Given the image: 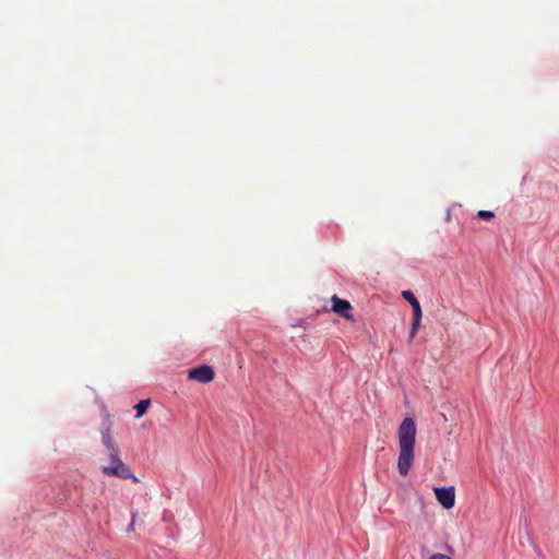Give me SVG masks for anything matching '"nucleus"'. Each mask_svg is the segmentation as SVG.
Returning a JSON list of instances; mask_svg holds the SVG:
<instances>
[{
    "label": "nucleus",
    "mask_w": 559,
    "mask_h": 559,
    "mask_svg": "<svg viewBox=\"0 0 559 559\" xmlns=\"http://www.w3.org/2000/svg\"><path fill=\"white\" fill-rule=\"evenodd\" d=\"M416 424L411 417H406L401 423L397 430L400 454L397 459V469L402 476H406L413 465L416 442Z\"/></svg>",
    "instance_id": "1"
},
{
    "label": "nucleus",
    "mask_w": 559,
    "mask_h": 559,
    "mask_svg": "<svg viewBox=\"0 0 559 559\" xmlns=\"http://www.w3.org/2000/svg\"><path fill=\"white\" fill-rule=\"evenodd\" d=\"M110 461L111 465L102 467V472L104 474L117 476L122 479L133 478L134 481L138 480L135 477H133L130 467L118 457V454L116 455V459H110Z\"/></svg>",
    "instance_id": "2"
},
{
    "label": "nucleus",
    "mask_w": 559,
    "mask_h": 559,
    "mask_svg": "<svg viewBox=\"0 0 559 559\" xmlns=\"http://www.w3.org/2000/svg\"><path fill=\"white\" fill-rule=\"evenodd\" d=\"M402 297L407 300L412 308H413V323H412V330H411V338H413L418 330L420 320H421V307L415 295L411 290H403Z\"/></svg>",
    "instance_id": "3"
},
{
    "label": "nucleus",
    "mask_w": 559,
    "mask_h": 559,
    "mask_svg": "<svg viewBox=\"0 0 559 559\" xmlns=\"http://www.w3.org/2000/svg\"><path fill=\"white\" fill-rule=\"evenodd\" d=\"M188 378L200 383H209L214 379V370L211 366L202 365L190 369Z\"/></svg>",
    "instance_id": "4"
},
{
    "label": "nucleus",
    "mask_w": 559,
    "mask_h": 559,
    "mask_svg": "<svg viewBox=\"0 0 559 559\" xmlns=\"http://www.w3.org/2000/svg\"><path fill=\"white\" fill-rule=\"evenodd\" d=\"M435 493L438 502L444 508V509H451L453 508L455 503V491L453 487H440L435 488Z\"/></svg>",
    "instance_id": "5"
},
{
    "label": "nucleus",
    "mask_w": 559,
    "mask_h": 559,
    "mask_svg": "<svg viewBox=\"0 0 559 559\" xmlns=\"http://www.w3.org/2000/svg\"><path fill=\"white\" fill-rule=\"evenodd\" d=\"M331 301H332V310L335 313L340 314L341 317H343L347 320H353L352 305L349 301H347L345 299H341L336 295H334L331 298Z\"/></svg>",
    "instance_id": "6"
},
{
    "label": "nucleus",
    "mask_w": 559,
    "mask_h": 559,
    "mask_svg": "<svg viewBox=\"0 0 559 559\" xmlns=\"http://www.w3.org/2000/svg\"><path fill=\"white\" fill-rule=\"evenodd\" d=\"M102 441L104 445L109 451L110 459H116V455L118 454V450L116 448L115 441L111 437L110 431V425H108L103 431H102Z\"/></svg>",
    "instance_id": "7"
},
{
    "label": "nucleus",
    "mask_w": 559,
    "mask_h": 559,
    "mask_svg": "<svg viewBox=\"0 0 559 559\" xmlns=\"http://www.w3.org/2000/svg\"><path fill=\"white\" fill-rule=\"evenodd\" d=\"M150 406V400H142L135 405L136 418H140L145 414Z\"/></svg>",
    "instance_id": "8"
},
{
    "label": "nucleus",
    "mask_w": 559,
    "mask_h": 559,
    "mask_svg": "<svg viewBox=\"0 0 559 559\" xmlns=\"http://www.w3.org/2000/svg\"><path fill=\"white\" fill-rule=\"evenodd\" d=\"M477 217L481 218V219L489 221V219H492L495 217V213L491 212V211L480 210V211L477 212Z\"/></svg>",
    "instance_id": "9"
},
{
    "label": "nucleus",
    "mask_w": 559,
    "mask_h": 559,
    "mask_svg": "<svg viewBox=\"0 0 559 559\" xmlns=\"http://www.w3.org/2000/svg\"><path fill=\"white\" fill-rule=\"evenodd\" d=\"M428 559H452L450 556L444 554H433Z\"/></svg>",
    "instance_id": "10"
},
{
    "label": "nucleus",
    "mask_w": 559,
    "mask_h": 559,
    "mask_svg": "<svg viewBox=\"0 0 559 559\" xmlns=\"http://www.w3.org/2000/svg\"><path fill=\"white\" fill-rule=\"evenodd\" d=\"M134 520H135V515L133 514V516H132V523H131V525L129 526V530H128V531L133 530V523H134Z\"/></svg>",
    "instance_id": "11"
}]
</instances>
